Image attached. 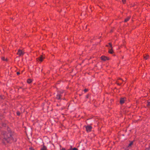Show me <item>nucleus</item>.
I'll list each match as a JSON object with an SVG mask.
<instances>
[{
	"mask_svg": "<svg viewBox=\"0 0 150 150\" xmlns=\"http://www.w3.org/2000/svg\"><path fill=\"white\" fill-rule=\"evenodd\" d=\"M8 132H4L3 134L4 136V139L8 143H10V141L13 140L12 137L11 136V132H9V130L8 129Z\"/></svg>",
	"mask_w": 150,
	"mask_h": 150,
	"instance_id": "1",
	"label": "nucleus"
},
{
	"mask_svg": "<svg viewBox=\"0 0 150 150\" xmlns=\"http://www.w3.org/2000/svg\"><path fill=\"white\" fill-rule=\"evenodd\" d=\"M63 92L61 91H59L57 95L56 98L57 99L59 100L61 99V97L62 96Z\"/></svg>",
	"mask_w": 150,
	"mask_h": 150,
	"instance_id": "2",
	"label": "nucleus"
},
{
	"mask_svg": "<svg viewBox=\"0 0 150 150\" xmlns=\"http://www.w3.org/2000/svg\"><path fill=\"white\" fill-rule=\"evenodd\" d=\"M24 54V52H23L22 50L20 49H18V52L17 54L19 56H22Z\"/></svg>",
	"mask_w": 150,
	"mask_h": 150,
	"instance_id": "3",
	"label": "nucleus"
},
{
	"mask_svg": "<svg viewBox=\"0 0 150 150\" xmlns=\"http://www.w3.org/2000/svg\"><path fill=\"white\" fill-rule=\"evenodd\" d=\"M92 127L88 125L86 127V131L88 132L91 131Z\"/></svg>",
	"mask_w": 150,
	"mask_h": 150,
	"instance_id": "4",
	"label": "nucleus"
},
{
	"mask_svg": "<svg viewBox=\"0 0 150 150\" xmlns=\"http://www.w3.org/2000/svg\"><path fill=\"white\" fill-rule=\"evenodd\" d=\"M109 45L110 46V47L111 48V49H109V52L110 54H112L113 53V50H112V45L111 43H109Z\"/></svg>",
	"mask_w": 150,
	"mask_h": 150,
	"instance_id": "5",
	"label": "nucleus"
},
{
	"mask_svg": "<svg viewBox=\"0 0 150 150\" xmlns=\"http://www.w3.org/2000/svg\"><path fill=\"white\" fill-rule=\"evenodd\" d=\"M125 98H121L120 101V103L121 104H123L124 103V102L125 100Z\"/></svg>",
	"mask_w": 150,
	"mask_h": 150,
	"instance_id": "6",
	"label": "nucleus"
},
{
	"mask_svg": "<svg viewBox=\"0 0 150 150\" xmlns=\"http://www.w3.org/2000/svg\"><path fill=\"white\" fill-rule=\"evenodd\" d=\"M101 59L102 60L105 61L108 59V58L105 56H102L101 57Z\"/></svg>",
	"mask_w": 150,
	"mask_h": 150,
	"instance_id": "7",
	"label": "nucleus"
},
{
	"mask_svg": "<svg viewBox=\"0 0 150 150\" xmlns=\"http://www.w3.org/2000/svg\"><path fill=\"white\" fill-rule=\"evenodd\" d=\"M43 58L44 57H42V56L40 57H39L38 59H37V60L38 61L42 62Z\"/></svg>",
	"mask_w": 150,
	"mask_h": 150,
	"instance_id": "8",
	"label": "nucleus"
},
{
	"mask_svg": "<svg viewBox=\"0 0 150 150\" xmlns=\"http://www.w3.org/2000/svg\"><path fill=\"white\" fill-rule=\"evenodd\" d=\"M41 150H47V149L45 146H43L41 149Z\"/></svg>",
	"mask_w": 150,
	"mask_h": 150,
	"instance_id": "9",
	"label": "nucleus"
},
{
	"mask_svg": "<svg viewBox=\"0 0 150 150\" xmlns=\"http://www.w3.org/2000/svg\"><path fill=\"white\" fill-rule=\"evenodd\" d=\"M149 56L147 54L146 55V56H144V58L146 59H147L149 58Z\"/></svg>",
	"mask_w": 150,
	"mask_h": 150,
	"instance_id": "10",
	"label": "nucleus"
},
{
	"mask_svg": "<svg viewBox=\"0 0 150 150\" xmlns=\"http://www.w3.org/2000/svg\"><path fill=\"white\" fill-rule=\"evenodd\" d=\"M130 19V18L129 17H127L125 19V22H127Z\"/></svg>",
	"mask_w": 150,
	"mask_h": 150,
	"instance_id": "11",
	"label": "nucleus"
},
{
	"mask_svg": "<svg viewBox=\"0 0 150 150\" xmlns=\"http://www.w3.org/2000/svg\"><path fill=\"white\" fill-rule=\"evenodd\" d=\"M32 81V80L30 79H29L27 81V82L29 83H31Z\"/></svg>",
	"mask_w": 150,
	"mask_h": 150,
	"instance_id": "12",
	"label": "nucleus"
},
{
	"mask_svg": "<svg viewBox=\"0 0 150 150\" xmlns=\"http://www.w3.org/2000/svg\"><path fill=\"white\" fill-rule=\"evenodd\" d=\"M133 144V142H131L128 145V147H130V146H131Z\"/></svg>",
	"mask_w": 150,
	"mask_h": 150,
	"instance_id": "13",
	"label": "nucleus"
},
{
	"mask_svg": "<svg viewBox=\"0 0 150 150\" xmlns=\"http://www.w3.org/2000/svg\"><path fill=\"white\" fill-rule=\"evenodd\" d=\"M2 59L4 60V61H7V58H6V59H5V57H3L2 58Z\"/></svg>",
	"mask_w": 150,
	"mask_h": 150,
	"instance_id": "14",
	"label": "nucleus"
},
{
	"mask_svg": "<svg viewBox=\"0 0 150 150\" xmlns=\"http://www.w3.org/2000/svg\"><path fill=\"white\" fill-rule=\"evenodd\" d=\"M147 105L148 107H150V102H148Z\"/></svg>",
	"mask_w": 150,
	"mask_h": 150,
	"instance_id": "15",
	"label": "nucleus"
},
{
	"mask_svg": "<svg viewBox=\"0 0 150 150\" xmlns=\"http://www.w3.org/2000/svg\"><path fill=\"white\" fill-rule=\"evenodd\" d=\"M17 114L18 115H20V112H17Z\"/></svg>",
	"mask_w": 150,
	"mask_h": 150,
	"instance_id": "16",
	"label": "nucleus"
},
{
	"mask_svg": "<svg viewBox=\"0 0 150 150\" xmlns=\"http://www.w3.org/2000/svg\"><path fill=\"white\" fill-rule=\"evenodd\" d=\"M72 150H78V149L76 148H74L72 149Z\"/></svg>",
	"mask_w": 150,
	"mask_h": 150,
	"instance_id": "17",
	"label": "nucleus"
},
{
	"mask_svg": "<svg viewBox=\"0 0 150 150\" xmlns=\"http://www.w3.org/2000/svg\"><path fill=\"white\" fill-rule=\"evenodd\" d=\"M30 150H34V149L32 147H30L29 149Z\"/></svg>",
	"mask_w": 150,
	"mask_h": 150,
	"instance_id": "18",
	"label": "nucleus"
},
{
	"mask_svg": "<svg viewBox=\"0 0 150 150\" xmlns=\"http://www.w3.org/2000/svg\"><path fill=\"white\" fill-rule=\"evenodd\" d=\"M122 2L124 4L125 3V0H122Z\"/></svg>",
	"mask_w": 150,
	"mask_h": 150,
	"instance_id": "19",
	"label": "nucleus"
},
{
	"mask_svg": "<svg viewBox=\"0 0 150 150\" xmlns=\"http://www.w3.org/2000/svg\"><path fill=\"white\" fill-rule=\"evenodd\" d=\"M88 91V90L87 89H85L84 90V91L85 92H86Z\"/></svg>",
	"mask_w": 150,
	"mask_h": 150,
	"instance_id": "20",
	"label": "nucleus"
},
{
	"mask_svg": "<svg viewBox=\"0 0 150 150\" xmlns=\"http://www.w3.org/2000/svg\"><path fill=\"white\" fill-rule=\"evenodd\" d=\"M60 150H65V149L64 148H63Z\"/></svg>",
	"mask_w": 150,
	"mask_h": 150,
	"instance_id": "21",
	"label": "nucleus"
},
{
	"mask_svg": "<svg viewBox=\"0 0 150 150\" xmlns=\"http://www.w3.org/2000/svg\"><path fill=\"white\" fill-rule=\"evenodd\" d=\"M146 150H150V147H149V148H146Z\"/></svg>",
	"mask_w": 150,
	"mask_h": 150,
	"instance_id": "22",
	"label": "nucleus"
},
{
	"mask_svg": "<svg viewBox=\"0 0 150 150\" xmlns=\"http://www.w3.org/2000/svg\"><path fill=\"white\" fill-rule=\"evenodd\" d=\"M17 75H19V74H20V73H19V72H17Z\"/></svg>",
	"mask_w": 150,
	"mask_h": 150,
	"instance_id": "23",
	"label": "nucleus"
},
{
	"mask_svg": "<svg viewBox=\"0 0 150 150\" xmlns=\"http://www.w3.org/2000/svg\"><path fill=\"white\" fill-rule=\"evenodd\" d=\"M106 46H107V47H109V46H110L109 44L108 45H106Z\"/></svg>",
	"mask_w": 150,
	"mask_h": 150,
	"instance_id": "24",
	"label": "nucleus"
},
{
	"mask_svg": "<svg viewBox=\"0 0 150 150\" xmlns=\"http://www.w3.org/2000/svg\"><path fill=\"white\" fill-rule=\"evenodd\" d=\"M72 150V148L71 147V149L70 150Z\"/></svg>",
	"mask_w": 150,
	"mask_h": 150,
	"instance_id": "25",
	"label": "nucleus"
}]
</instances>
